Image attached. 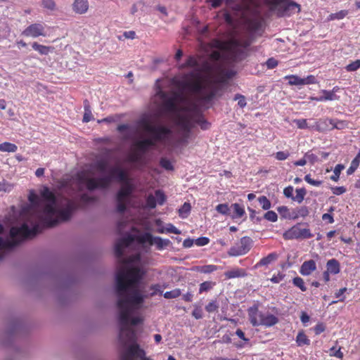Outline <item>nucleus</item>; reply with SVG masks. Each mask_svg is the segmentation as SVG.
I'll return each mask as SVG.
<instances>
[{"instance_id": "1", "label": "nucleus", "mask_w": 360, "mask_h": 360, "mask_svg": "<svg viewBox=\"0 0 360 360\" xmlns=\"http://www.w3.org/2000/svg\"><path fill=\"white\" fill-rule=\"evenodd\" d=\"M125 248L118 240L115 245V255L122 265L116 274V293L118 297L117 307L119 309V339L123 345L133 343L120 355V360H151L146 356L145 351L136 342V331L130 326H136L143 322L139 316L131 317L135 309L139 308L144 297L137 290V286L145 274L140 267L127 268L124 265L134 261V258H122Z\"/></svg>"}, {"instance_id": "54", "label": "nucleus", "mask_w": 360, "mask_h": 360, "mask_svg": "<svg viewBox=\"0 0 360 360\" xmlns=\"http://www.w3.org/2000/svg\"><path fill=\"white\" fill-rule=\"evenodd\" d=\"M233 100L238 101V105L240 108H245L247 105L245 97L242 94H236Z\"/></svg>"}, {"instance_id": "3", "label": "nucleus", "mask_w": 360, "mask_h": 360, "mask_svg": "<svg viewBox=\"0 0 360 360\" xmlns=\"http://www.w3.org/2000/svg\"><path fill=\"white\" fill-rule=\"evenodd\" d=\"M137 124L143 131L152 135L150 138H146L135 142L136 149L141 153H145L150 148L155 147L157 143L167 140L172 134L171 129L167 127L154 125L149 119L146 117L140 119Z\"/></svg>"}, {"instance_id": "35", "label": "nucleus", "mask_w": 360, "mask_h": 360, "mask_svg": "<svg viewBox=\"0 0 360 360\" xmlns=\"http://www.w3.org/2000/svg\"><path fill=\"white\" fill-rule=\"evenodd\" d=\"M233 9L239 12L242 17H245L249 11V5L248 3L243 2L240 4L236 5L233 7Z\"/></svg>"}, {"instance_id": "40", "label": "nucleus", "mask_w": 360, "mask_h": 360, "mask_svg": "<svg viewBox=\"0 0 360 360\" xmlns=\"http://www.w3.org/2000/svg\"><path fill=\"white\" fill-rule=\"evenodd\" d=\"M345 167L342 164H338L333 170V174L330 176V179L333 181H338L341 172L344 169Z\"/></svg>"}, {"instance_id": "57", "label": "nucleus", "mask_w": 360, "mask_h": 360, "mask_svg": "<svg viewBox=\"0 0 360 360\" xmlns=\"http://www.w3.org/2000/svg\"><path fill=\"white\" fill-rule=\"evenodd\" d=\"M297 128L301 129H309L310 127L308 126L307 121L306 119H297L294 120Z\"/></svg>"}, {"instance_id": "16", "label": "nucleus", "mask_w": 360, "mask_h": 360, "mask_svg": "<svg viewBox=\"0 0 360 360\" xmlns=\"http://www.w3.org/2000/svg\"><path fill=\"white\" fill-rule=\"evenodd\" d=\"M316 269V264L314 260L309 259L304 261L300 266V273L302 276H309Z\"/></svg>"}, {"instance_id": "64", "label": "nucleus", "mask_w": 360, "mask_h": 360, "mask_svg": "<svg viewBox=\"0 0 360 360\" xmlns=\"http://www.w3.org/2000/svg\"><path fill=\"white\" fill-rule=\"evenodd\" d=\"M302 85L313 84L316 83V79L314 75H308L305 78H302Z\"/></svg>"}, {"instance_id": "2", "label": "nucleus", "mask_w": 360, "mask_h": 360, "mask_svg": "<svg viewBox=\"0 0 360 360\" xmlns=\"http://www.w3.org/2000/svg\"><path fill=\"white\" fill-rule=\"evenodd\" d=\"M41 198L47 202L42 211L29 212L27 221L32 227L38 226L37 234L44 229L52 228L60 222L70 219L73 212L78 208L77 202L72 199L65 198L66 205L63 209L56 207L57 197L46 186H43L39 191Z\"/></svg>"}, {"instance_id": "20", "label": "nucleus", "mask_w": 360, "mask_h": 360, "mask_svg": "<svg viewBox=\"0 0 360 360\" xmlns=\"http://www.w3.org/2000/svg\"><path fill=\"white\" fill-rule=\"evenodd\" d=\"M244 207L238 203H233L231 205V217L232 219H239L245 215Z\"/></svg>"}, {"instance_id": "55", "label": "nucleus", "mask_w": 360, "mask_h": 360, "mask_svg": "<svg viewBox=\"0 0 360 360\" xmlns=\"http://www.w3.org/2000/svg\"><path fill=\"white\" fill-rule=\"evenodd\" d=\"M264 218L269 221L275 222L278 219L277 214L274 211H267L264 215Z\"/></svg>"}, {"instance_id": "28", "label": "nucleus", "mask_w": 360, "mask_h": 360, "mask_svg": "<svg viewBox=\"0 0 360 360\" xmlns=\"http://www.w3.org/2000/svg\"><path fill=\"white\" fill-rule=\"evenodd\" d=\"M84 113L83 116L82 121L84 122H89L94 119L93 115L91 113V108L89 105V103L87 100L84 101Z\"/></svg>"}, {"instance_id": "15", "label": "nucleus", "mask_w": 360, "mask_h": 360, "mask_svg": "<svg viewBox=\"0 0 360 360\" xmlns=\"http://www.w3.org/2000/svg\"><path fill=\"white\" fill-rule=\"evenodd\" d=\"M133 192V186L130 182H126L117 193V200H127Z\"/></svg>"}, {"instance_id": "22", "label": "nucleus", "mask_w": 360, "mask_h": 360, "mask_svg": "<svg viewBox=\"0 0 360 360\" xmlns=\"http://www.w3.org/2000/svg\"><path fill=\"white\" fill-rule=\"evenodd\" d=\"M326 271L332 274H338L340 271V262L336 259H329L326 263Z\"/></svg>"}, {"instance_id": "44", "label": "nucleus", "mask_w": 360, "mask_h": 360, "mask_svg": "<svg viewBox=\"0 0 360 360\" xmlns=\"http://www.w3.org/2000/svg\"><path fill=\"white\" fill-rule=\"evenodd\" d=\"M181 294V290L179 288L174 289L171 291H167L164 293V297L166 299H173L179 297Z\"/></svg>"}, {"instance_id": "50", "label": "nucleus", "mask_w": 360, "mask_h": 360, "mask_svg": "<svg viewBox=\"0 0 360 360\" xmlns=\"http://www.w3.org/2000/svg\"><path fill=\"white\" fill-rule=\"evenodd\" d=\"M108 163L106 160H101L96 162L95 167L98 171H99L101 172H105V170L108 167Z\"/></svg>"}, {"instance_id": "36", "label": "nucleus", "mask_w": 360, "mask_h": 360, "mask_svg": "<svg viewBox=\"0 0 360 360\" xmlns=\"http://www.w3.org/2000/svg\"><path fill=\"white\" fill-rule=\"evenodd\" d=\"M295 215L292 217L293 219H297L299 217H307L309 212L308 207L306 206H302L298 207L294 212Z\"/></svg>"}, {"instance_id": "13", "label": "nucleus", "mask_w": 360, "mask_h": 360, "mask_svg": "<svg viewBox=\"0 0 360 360\" xmlns=\"http://www.w3.org/2000/svg\"><path fill=\"white\" fill-rule=\"evenodd\" d=\"M191 107L190 112H193L194 115L193 121L197 123L202 130H206L210 128V123L208 122L198 110L196 105H193Z\"/></svg>"}, {"instance_id": "39", "label": "nucleus", "mask_w": 360, "mask_h": 360, "mask_svg": "<svg viewBox=\"0 0 360 360\" xmlns=\"http://www.w3.org/2000/svg\"><path fill=\"white\" fill-rule=\"evenodd\" d=\"M191 205L188 202H184V205L179 209V215L181 218H186L191 211Z\"/></svg>"}, {"instance_id": "23", "label": "nucleus", "mask_w": 360, "mask_h": 360, "mask_svg": "<svg viewBox=\"0 0 360 360\" xmlns=\"http://www.w3.org/2000/svg\"><path fill=\"white\" fill-rule=\"evenodd\" d=\"M32 47L34 51H37L41 55H48L51 51L53 50V47L52 46L39 44L36 41L32 44Z\"/></svg>"}, {"instance_id": "12", "label": "nucleus", "mask_w": 360, "mask_h": 360, "mask_svg": "<svg viewBox=\"0 0 360 360\" xmlns=\"http://www.w3.org/2000/svg\"><path fill=\"white\" fill-rule=\"evenodd\" d=\"M26 37L37 38L46 37L45 27L42 23H32L27 26L21 34Z\"/></svg>"}, {"instance_id": "42", "label": "nucleus", "mask_w": 360, "mask_h": 360, "mask_svg": "<svg viewBox=\"0 0 360 360\" xmlns=\"http://www.w3.org/2000/svg\"><path fill=\"white\" fill-rule=\"evenodd\" d=\"M28 200L32 207H37L39 205V196L33 191L30 192L28 195Z\"/></svg>"}, {"instance_id": "8", "label": "nucleus", "mask_w": 360, "mask_h": 360, "mask_svg": "<svg viewBox=\"0 0 360 360\" xmlns=\"http://www.w3.org/2000/svg\"><path fill=\"white\" fill-rule=\"evenodd\" d=\"M120 167H113L110 169V174L100 178H86V186L88 190L94 191L96 188L105 189L109 187L112 180L116 177L118 172L115 169H120Z\"/></svg>"}, {"instance_id": "27", "label": "nucleus", "mask_w": 360, "mask_h": 360, "mask_svg": "<svg viewBox=\"0 0 360 360\" xmlns=\"http://www.w3.org/2000/svg\"><path fill=\"white\" fill-rule=\"evenodd\" d=\"M296 342L298 346H304V345H309L310 340L306 335L303 330H301L298 333L296 337Z\"/></svg>"}, {"instance_id": "32", "label": "nucleus", "mask_w": 360, "mask_h": 360, "mask_svg": "<svg viewBox=\"0 0 360 360\" xmlns=\"http://www.w3.org/2000/svg\"><path fill=\"white\" fill-rule=\"evenodd\" d=\"M219 308V304L217 299L210 300L205 306V309L208 313L217 312Z\"/></svg>"}, {"instance_id": "10", "label": "nucleus", "mask_w": 360, "mask_h": 360, "mask_svg": "<svg viewBox=\"0 0 360 360\" xmlns=\"http://www.w3.org/2000/svg\"><path fill=\"white\" fill-rule=\"evenodd\" d=\"M136 240L141 244L148 243L150 245H155L159 250H163L170 243L169 240L162 239L158 236L153 237L150 233H145L138 236Z\"/></svg>"}, {"instance_id": "63", "label": "nucleus", "mask_w": 360, "mask_h": 360, "mask_svg": "<svg viewBox=\"0 0 360 360\" xmlns=\"http://www.w3.org/2000/svg\"><path fill=\"white\" fill-rule=\"evenodd\" d=\"M217 269V266L215 265L210 264L205 265L201 267L200 271L205 274L212 273Z\"/></svg>"}, {"instance_id": "37", "label": "nucleus", "mask_w": 360, "mask_h": 360, "mask_svg": "<svg viewBox=\"0 0 360 360\" xmlns=\"http://www.w3.org/2000/svg\"><path fill=\"white\" fill-rule=\"evenodd\" d=\"M216 210L223 215H231V206L227 203L219 204L216 207Z\"/></svg>"}, {"instance_id": "11", "label": "nucleus", "mask_w": 360, "mask_h": 360, "mask_svg": "<svg viewBox=\"0 0 360 360\" xmlns=\"http://www.w3.org/2000/svg\"><path fill=\"white\" fill-rule=\"evenodd\" d=\"M252 242V240L250 237L244 236L241 238L238 244L230 248L229 255L233 257L245 255L250 250Z\"/></svg>"}, {"instance_id": "31", "label": "nucleus", "mask_w": 360, "mask_h": 360, "mask_svg": "<svg viewBox=\"0 0 360 360\" xmlns=\"http://www.w3.org/2000/svg\"><path fill=\"white\" fill-rule=\"evenodd\" d=\"M18 150V146L10 142H4L0 143V151L1 152H8V153H15Z\"/></svg>"}, {"instance_id": "60", "label": "nucleus", "mask_w": 360, "mask_h": 360, "mask_svg": "<svg viewBox=\"0 0 360 360\" xmlns=\"http://www.w3.org/2000/svg\"><path fill=\"white\" fill-rule=\"evenodd\" d=\"M330 355L332 356H335L339 359L343 358V353L341 352V347L336 349L335 347H333L330 349Z\"/></svg>"}, {"instance_id": "19", "label": "nucleus", "mask_w": 360, "mask_h": 360, "mask_svg": "<svg viewBox=\"0 0 360 360\" xmlns=\"http://www.w3.org/2000/svg\"><path fill=\"white\" fill-rule=\"evenodd\" d=\"M255 325L264 326L266 328L271 327L278 322V319L274 314H267L264 315L263 321H254Z\"/></svg>"}, {"instance_id": "14", "label": "nucleus", "mask_w": 360, "mask_h": 360, "mask_svg": "<svg viewBox=\"0 0 360 360\" xmlns=\"http://www.w3.org/2000/svg\"><path fill=\"white\" fill-rule=\"evenodd\" d=\"M248 318L250 323L253 326H259V325H255L254 321H257L258 322L263 321L265 314L259 311V307L257 304H254L250 307L248 309Z\"/></svg>"}, {"instance_id": "30", "label": "nucleus", "mask_w": 360, "mask_h": 360, "mask_svg": "<svg viewBox=\"0 0 360 360\" xmlns=\"http://www.w3.org/2000/svg\"><path fill=\"white\" fill-rule=\"evenodd\" d=\"M157 231L160 233H174L180 234L181 231L176 229L172 224H167L165 228H159Z\"/></svg>"}, {"instance_id": "52", "label": "nucleus", "mask_w": 360, "mask_h": 360, "mask_svg": "<svg viewBox=\"0 0 360 360\" xmlns=\"http://www.w3.org/2000/svg\"><path fill=\"white\" fill-rule=\"evenodd\" d=\"M231 44L236 46L248 48L251 44V41L249 39H245V40L235 39V40L231 41Z\"/></svg>"}, {"instance_id": "48", "label": "nucleus", "mask_w": 360, "mask_h": 360, "mask_svg": "<svg viewBox=\"0 0 360 360\" xmlns=\"http://www.w3.org/2000/svg\"><path fill=\"white\" fill-rule=\"evenodd\" d=\"M135 240L132 235H127L126 237L122 238L118 241L125 248L129 246Z\"/></svg>"}, {"instance_id": "58", "label": "nucleus", "mask_w": 360, "mask_h": 360, "mask_svg": "<svg viewBox=\"0 0 360 360\" xmlns=\"http://www.w3.org/2000/svg\"><path fill=\"white\" fill-rule=\"evenodd\" d=\"M304 158H307V160L311 165H314L315 162L319 161L317 155L311 153L310 151L304 154Z\"/></svg>"}, {"instance_id": "18", "label": "nucleus", "mask_w": 360, "mask_h": 360, "mask_svg": "<svg viewBox=\"0 0 360 360\" xmlns=\"http://www.w3.org/2000/svg\"><path fill=\"white\" fill-rule=\"evenodd\" d=\"M72 9L76 13H85L89 9L88 0H75L72 4Z\"/></svg>"}, {"instance_id": "45", "label": "nucleus", "mask_w": 360, "mask_h": 360, "mask_svg": "<svg viewBox=\"0 0 360 360\" xmlns=\"http://www.w3.org/2000/svg\"><path fill=\"white\" fill-rule=\"evenodd\" d=\"M258 201L264 210H268L271 206L270 200L264 195L259 197Z\"/></svg>"}, {"instance_id": "25", "label": "nucleus", "mask_w": 360, "mask_h": 360, "mask_svg": "<svg viewBox=\"0 0 360 360\" xmlns=\"http://www.w3.org/2000/svg\"><path fill=\"white\" fill-rule=\"evenodd\" d=\"M236 71L233 70L221 69L219 71V77L220 82H224L228 79H231L236 75Z\"/></svg>"}, {"instance_id": "46", "label": "nucleus", "mask_w": 360, "mask_h": 360, "mask_svg": "<svg viewBox=\"0 0 360 360\" xmlns=\"http://www.w3.org/2000/svg\"><path fill=\"white\" fill-rule=\"evenodd\" d=\"M347 13H348L347 11L342 10L339 12H337L335 13H331L329 15L328 19L330 20H341V19H343L347 15Z\"/></svg>"}, {"instance_id": "38", "label": "nucleus", "mask_w": 360, "mask_h": 360, "mask_svg": "<svg viewBox=\"0 0 360 360\" xmlns=\"http://www.w3.org/2000/svg\"><path fill=\"white\" fill-rule=\"evenodd\" d=\"M116 170L118 172V174H116L115 179H117L118 181L123 183V184H126V182H129L128 175L123 169L121 168L120 169Z\"/></svg>"}, {"instance_id": "17", "label": "nucleus", "mask_w": 360, "mask_h": 360, "mask_svg": "<svg viewBox=\"0 0 360 360\" xmlns=\"http://www.w3.org/2000/svg\"><path fill=\"white\" fill-rule=\"evenodd\" d=\"M176 124L187 134H189L192 129L191 119L186 115H178L176 116Z\"/></svg>"}, {"instance_id": "43", "label": "nucleus", "mask_w": 360, "mask_h": 360, "mask_svg": "<svg viewBox=\"0 0 360 360\" xmlns=\"http://www.w3.org/2000/svg\"><path fill=\"white\" fill-rule=\"evenodd\" d=\"M160 165L164 168L166 170L168 171H173L174 170V166L171 161L166 158H162L160 160Z\"/></svg>"}, {"instance_id": "9", "label": "nucleus", "mask_w": 360, "mask_h": 360, "mask_svg": "<svg viewBox=\"0 0 360 360\" xmlns=\"http://www.w3.org/2000/svg\"><path fill=\"white\" fill-rule=\"evenodd\" d=\"M302 224L297 223L283 233L284 240H303L309 239L314 236L309 228H302Z\"/></svg>"}, {"instance_id": "34", "label": "nucleus", "mask_w": 360, "mask_h": 360, "mask_svg": "<svg viewBox=\"0 0 360 360\" xmlns=\"http://www.w3.org/2000/svg\"><path fill=\"white\" fill-rule=\"evenodd\" d=\"M321 93L323 94V96H320L319 100H323V101H334L339 99V96H336V94H333V92H332L331 91L322 90Z\"/></svg>"}, {"instance_id": "29", "label": "nucleus", "mask_w": 360, "mask_h": 360, "mask_svg": "<svg viewBox=\"0 0 360 360\" xmlns=\"http://www.w3.org/2000/svg\"><path fill=\"white\" fill-rule=\"evenodd\" d=\"M284 79L288 80V84L290 86H302V79L295 75H286Z\"/></svg>"}, {"instance_id": "26", "label": "nucleus", "mask_w": 360, "mask_h": 360, "mask_svg": "<svg viewBox=\"0 0 360 360\" xmlns=\"http://www.w3.org/2000/svg\"><path fill=\"white\" fill-rule=\"evenodd\" d=\"M278 255L276 252H271L266 257L262 258L259 262L257 264V266H266L272 262L276 260Z\"/></svg>"}, {"instance_id": "41", "label": "nucleus", "mask_w": 360, "mask_h": 360, "mask_svg": "<svg viewBox=\"0 0 360 360\" xmlns=\"http://www.w3.org/2000/svg\"><path fill=\"white\" fill-rule=\"evenodd\" d=\"M295 192L296 195L292 198L297 202L301 203L303 201L304 196L307 193L306 189L304 188H297Z\"/></svg>"}, {"instance_id": "24", "label": "nucleus", "mask_w": 360, "mask_h": 360, "mask_svg": "<svg viewBox=\"0 0 360 360\" xmlns=\"http://www.w3.org/2000/svg\"><path fill=\"white\" fill-rule=\"evenodd\" d=\"M199 65L198 58L194 56H190L186 62L180 65V69L196 68Z\"/></svg>"}, {"instance_id": "59", "label": "nucleus", "mask_w": 360, "mask_h": 360, "mask_svg": "<svg viewBox=\"0 0 360 360\" xmlns=\"http://www.w3.org/2000/svg\"><path fill=\"white\" fill-rule=\"evenodd\" d=\"M41 4L44 8L51 11H53L56 8V3L53 0H43Z\"/></svg>"}, {"instance_id": "7", "label": "nucleus", "mask_w": 360, "mask_h": 360, "mask_svg": "<svg viewBox=\"0 0 360 360\" xmlns=\"http://www.w3.org/2000/svg\"><path fill=\"white\" fill-rule=\"evenodd\" d=\"M266 4L269 6L270 11H276L278 17L290 15L301 11L299 4L288 0H266Z\"/></svg>"}, {"instance_id": "33", "label": "nucleus", "mask_w": 360, "mask_h": 360, "mask_svg": "<svg viewBox=\"0 0 360 360\" xmlns=\"http://www.w3.org/2000/svg\"><path fill=\"white\" fill-rule=\"evenodd\" d=\"M216 285V283L214 281H204L200 283L199 287V293L201 294L202 292H206L211 290Z\"/></svg>"}, {"instance_id": "5", "label": "nucleus", "mask_w": 360, "mask_h": 360, "mask_svg": "<svg viewBox=\"0 0 360 360\" xmlns=\"http://www.w3.org/2000/svg\"><path fill=\"white\" fill-rule=\"evenodd\" d=\"M38 226L30 228L27 221L20 227L13 226L10 230L11 240H4L0 238V261L4 257V251L18 246L27 238L34 237L37 234Z\"/></svg>"}, {"instance_id": "51", "label": "nucleus", "mask_w": 360, "mask_h": 360, "mask_svg": "<svg viewBox=\"0 0 360 360\" xmlns=\"http://www.w3.org/2000/svg\"><path fill=\"white\" fill-rule=\"evenodd\" d=\"M155 197L157 203H158L159 205H163L166 200V196H165V193L160 190L155 191Z\"/></svg>"}, {"instance_id": "56", "label": "nucleus", "mask_w": 360, "mask_h": 360, "mask_svg": "<svg viewBox=\"0 0 360 360\" xmlns=\"http://www.w3.org/2000/svg\"><path fill=\"white\" fill-rule=\"evenodd\" d=\"M146 205L150 209H153L156 207L157 201L155 197L153 195L149 194L148 195V197L146 198Z\"/></svg>"}, {"instance_id": "4", "label": "nucleus", "mask_w": 360, "mask_h": 360, "mask_svg": "<svg viewBox=\"0 0 360 360\" xmlns=\"http://www.w3.org/2000/svg\"><path fill=\"white\" fill-rule=\"evenodd\" d=\"M176 85L182 90L196 94L198 100L204 103H210L215 98L217 91L212 89L206 93V84L204 82L201 70L198 69L190 72L184 77V79L179 81Z\"/></svg>"}, {"instance_id": "49", "label": "nucleus", "mask_w": 360, "mask_h": 360, "mask_svg": "<svg viewBox=\"0 0 360 360\" xmlns=\"http://www.w3.org/2000/svg\"><path fill=\"white\" fill-rule=\"evenodd\" d=\"M292 283L296 287L299 288L302 292L307 290V288L304 285V280L301 277H295L292 279Z\"/></svg>"}, {"instance_id": "21", "label": "nucleus", "mask_w": 360, "mask_h": 360, "mask_svg": "<svg viewBox=\"0 0 360 360\" xmlns=\"http://www.w3.org/2000/svg\"><path fill=\"white\" fill-rule=\"evenodd\" d=\"M224 276L226 279H231L235 278L245 277L247 276V273L245 269L238 267L233 268L230 271H227L224 273Z\"/></svg>"}, {"instance_id": "47", "label": "nucleus", "mask_w": 360, "mask_h": 360, "mask_svg": "<svg viewBox=\"0 0 360 360\" xmlns=\"http://www.w3.org/2000/svg\"><path fill=\"white\" fill-rule=\"evenodd\" d=\"M347 288H340L339 290L335 292V296L336 298H338L339 300L338 301H333L330 304H335L338 302H344L345 300V296H344V293L347 292Z\"/></svg>"}, {"instance_id": "53", "label": "nucleus", "mask_w": 360, "mask_h": 360, "mask_svg": "<svg viewBox=\"0 0 360 360\" xmlns=\"http://www.w3.org/2000/svg\"><path fill=\"white\" fill-rule=\"evenodd\" d=\"M359 68H360V59L352 62L345 67V69L348 72H354Z\"/></svg>"}, {"instance_id": "62", "label": "nucleus", "mask_w": 360, "mask_h": 360, "mask_svg": "<svg viewBox=\"0 0 360 360\" xmlns=\"http://www.w3.org/2000/svg\"><path fill=\"white\" fill-rule=\"evenodd\" d=\"M290 153L288 151H278L276 153L275 158L278 160H285L288 158Z\"/></svg>"}, {"instance_id": "61", "label": "nucleus", "mask_w": 360, "mask_h": 360, "mask_svg": "<svg viewBox=\"0 0 360 360\" xmlns=\"http://www.w3.org/2000/svg\"><path fill=\"white\" fill-rule=\"evenodd\" d=\"M304 180L310 185H312L314 186H320L322 184V181L314 180V179H311L310 174H307L304 176Z\"/></svg>"}, {"instance_id": "6", "label": "nucleus", "mask_w": 360, "mask_h": 360, "mask_svg": "<svg viewBox=\"0 0 360 360\" xmlns=\"http://www.w3.org/2000/svg\"><path fill=\"white\" fill-rule=\"evenodd\" d=\"M157 95L162 101V108L168 112H178L179 111L188 112L191 110L190 106L180 108V103H186L188 98L181 91H172L167 93L162 90H159Z\"/></svg>"}]
</instances>
